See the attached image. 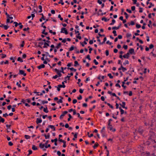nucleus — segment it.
<instances>
[{"label": "nucleus", "mask_w": 156, "mask_h": 156, "mask_svg": "<svg viewBox=\"0 0 156 156\" xmlns=\"http://www.w3.org/2000/svg\"><path fill=\"white\" fill-rule=\"evenodd\" d=\"M60 32L61 33H65L66 35L68 34V32L67 30L66 29V28L65 27H62L61 28Z\"/></svg>", "instance_id": "f257e3e1"}, {"label": "nucleus", "mask_w": 156, "mask_h": 156, "mask_svg": "<svg viewBox=\"0 0 156 156\" xmlns=\"http://www.w3.org/2000/svg\"><path fill=\"white\" fill-rule=\"evenodd\" d=\"M107 128L109 129L110 130H111L112 131L115 132V129H113L112 126L111 124H108Z\"/></svg>", "instance_id": "f03ea898"}, {"label": "nucleus", "mask_w": 156, "mask_h": 156, "mask_svg": "<svg viewBox=\"0 0 156 156\" xmlns=\"http://www.w3.org/2000/svg\"><path fill=\"white\" fill-rule=\"evenodd\" d=\"M19 74L20 75H23L24 76H25L26 75V74L24 73V71L22 70H19Z\"/></svg>", "instance_id": "7ed1b4c3"}, {"label": "nucleus", "mask_w": 156, "mask_h": 156, "mask_svg": "<svg viewBox=\"0 0 156 156\" xmlns=\"http://www.w3.org/2000/svg\"><path fill=\"white\" fill-rule=\"evenodd\" d=\"M39 146L40 147L41 149H42L43 151H45L46 150V149H44V147L45 146L44 144H42V143H41L39 144Z\"/></svg>", "instance_id": "20e7f679"}, {"label": "nucleus", "mask_w": 156, "mask_h": 156, "mask_svg": "<svg viewBox=\"0 0 156 156\" xmlns=\"http://www.w3.org/2000/svg\"><path fill=\"white\" fill-rule=\"evenodd\" d=\"M55 70L58 74L59 77H61L62 76V74L61 73L60 71L57 69H55Z\"/></svg>", "instance_id": "39448f33"}, {"label": "nucleus", "mask_w": 156, "mask_h": 156, "mask_svg": "<svg viewBox=\"0 0 156 156\" xmlns=\"http://www.w3.org/2000/svg\"><path fill=\"white\" fill-rule=\"evenodd\" d=\"M119 105H121L122 107V108H125L126 109H127V107L125 106V105H126L125 102H122V104H120Z\"/></svg>", "instance_id": "423d86ee"}, {"label": "nucleus", "mask_w": 156, "mask_h": 156, "mask_svg": "<svg viewBox=\"0 0 156 156\" xmlns=\"http://www.w3.org/2000/svg\"><path fill=\"white\" fill-rule=\"evenodd\" d=\"M150 153L149 152L148 153H145V152H143L141 153V156H149Z\"/></svg>", "instance_id": "0eeeda50"}, {"label": "nucleus", "mask_w": 156, "mask_h": 156, "mask_svg": "<svg viewBox=\"0 0 156 156\" xmlns=\"http://www.w3.org/2000/svg\"><path fill=\"white\" fill-rule=\"evenodd\" d=\"M68 113L67 111H65L63 112L62 114L60 115V119H62L63 118V117L65 115Z\"/></svg>", "instance_id": "6e6552de"}, {"label": "nucleus", "mask_w": 156, "mask_h": 156, "mask_svg": "<svg viewBox=\"0 0 156 156\" xmlns=\"http://www.w3.org/2000/svg\"><path fill=\"white\" fill-rule=\"evenodd\" d=\"M128 53H129V54H134V49L131 48V49L129 50V52Z\"/></svg>", "instance_id": "1a4fd4ad"}, {"label": "nucleus", "mask_w": 156, "mask_h": 156, "mask_svg": "<svg viewBox=\"0 0 156 156\" xmlns=\"http://www.w3.org/2000/svg\"><path fill=\"white\" fill-rule=\"evenodd\" d=\"M129 53H127L125 55H124L123 56V57L124 58H126L127 59L129 58Z\"/></svg>", "instance_id": "9d476101"}, {"label": "nucleus", "mask_w": 156, "mask_h": 156, "mask_svg": "<svg viewBox=\"0 0 156 156\" xmlns=\"http://www.w3.org/2000/svg\"><path fill=\"white\" fill-rule=\"evenodd\" d=\"M49 44L47 42H45L44 43V46L43 48H47L48 46H49Z\"/></svg>", "instance_id": "9b49d317"}, {"label": "nucleus", "mask_w": 156, "mask_h": 156, "mask_svg": "<svg viewBox=\"0 0 156 156\" xmlns=\"http://www.w3.org/2000/svg\"><path fill=\"white\" fill-rule=\"evenodd\" d=\"M38 47H39L40 48H42L41 47V46L43 45V44H44V43L43 42V41H41V42H40L38 43Z\"/></svg>", "instance_id": "f8f14e48"}, {"label": "nucleus", "mask_w": 156, "mask_h": 156, "mask_svg": "<svg viewBox=\"0 0 156 156\" xmlns=\"http://www.w3.org/2000/svg\"><path fill=\"white\" fill-rule=\"evenodd\" d=\"M42 120L41 119L39 118H37L36 121V123L37 124H38L39 123H41L42 122Z\"/></svg>", "instance_id": "ddd939ff"}, {"label": "nucleus", "mask_w": 156, "mask_h": 156, "mask_svg": "<svg viewBox=\"0 0 156 156\" xmlns=\"http://www.w3.org/2000/svg\"><path fill=\"white\" fill-rule=\"evenodd\" d=\"M40 15H41L42 16L41 18V19H40L39 20L41 22L42 21V19L43 20H45V19L44 18V16L43 13L40 14Z\"/></svg>", "instance_id": "4468645a"}, {"label": "nucleus", "mask_w": 156, "mask_h": 156, "mask_svg": "<svg viewBox=\"0 0 156 156\" xmlns=\"http://www.w3.org/2000/svg\"><path fill=\"white\" fill-rule=\"evenodd\" d=\"M143 132V129L141 128H139L138 129V132L140 134H142Z\"/></svg>", "instance_id": "2eb2a0df"}, {"label": "nucleus", "mask_w": 156, "mask_h": 156, "mask_svg": "<svg viewBox=\"0 0 156 156\" xmlns=\"http://www.w3.org/2000/svg\"><path fill=\"white\" fill-rule=\"evenodd\" d=\"M44 67H45V65L43 64H42L40 65L39 66H38L37 67V68L39 69H40L41 68H44Z\"/></svg>", "instance_id": "dca6fc26"}, {"label": "nucleus", "mask_w": 156, "mask_h": 156, "mask_svg": "<svg viewBox=\"0 0 156 156\" xmlns=\"http://www.w3.org/2000/svg\"><path fill=\"white\" fill-rule=\"evenodd\" d=\"M43 135L45 136L46 139H48L50 137V134L49 133H48L47 135H46V134Z\"/></svg>", "instance_id": "f3484780"}, {"label": "nucleus", "mask_w": 156, "mask_h": 156, "mask_svg": "<svg viewBox=\"0 0 156 156\" xmlns=\"http://www.w3.org/2000/svg\"><path fill=\"white\" fill-rule=\"evenodd\" d=\"M121 68H122V71L123 72H125L127 70L126 69V68L123 67L122 66V64H121Z\"/></svg>", "instance_id": "a211bd4d"}, {"label": "nucleus", "mask_w": 156, "mask_h": 156, "mask_svg": "<svg viewBox=\"0 0 156 156\" xmlns=\"http://www.w3.org/2000/svg\"><path fill=\"white\" fill-rule=\"evenodd\" d=\"M48 127H50L52 129H53V130L54 131H55V128L54 126H53V125H49L48 126Z\"/></svg>", "instance_id": "6ab92c4d"}, {"label": "nucleus", "mask_w": 156, "mask_h": 156, "mask_svg": "<svg viewBox=\"0 0 156 156\" xmlns=\"http://www.w3.org/2000/svg\"><path fill=\"white\" fill-rule=\"evenodd\" d=\"M119 109L120 110V112L121 114L122 115L123 114L124 112V111L121 108V107H119Z\"/></svg>", "instance_id": "aec40b11"}, {"label": "nucleus", "mask_w": 156, "mask_h": 156, "mask_svg": "<svg viewBox=\"0 0 156 156\" xmlns=\"http://www.w3.org/2000/svg\"><path fill=\"white\" fill-rule=\"evenodd\" d=\"M38 8L39 9H40V10H39V13L41 12L42 11V6L41 5H40L38 6Z\"/></svg>", "instance_id": "412c9836"}, {"label": "nucleus", "mask_w": 156, "mask_h": 156, "mask_svg": "<svg viewBox=\"0 0 156 156\" xmlns=\"http://www.w3.org/2000/svg\"><path fill=\"white\" fill-rule=\"evenodd\" d=\"M128 24H129V25L130 26V25H133L135 24V23L133 21H131L130 22V23H128Z\"/></svg>", "instance_id": "4be33fe9"}, {"label": "nucleus", "mask_w": 156, "mask_h": 156, "mask_svg": "<svg viewBox=\"0 0 156 156\" xmlns=\"http://www.w3.org/2000/svg\"><path fill=\"white\" fill-rule=\"evenodd\" d=\"M80 33L78 34V35L76 36V37L77 38H78L80 40L81 39V37L80 36Z\"/></svg>", "instance_id": "5701e85b"}, {"label": "nucleus", "mask_w": 156, "mask_h": 156, "mask_svg": "<svg viewBox=\"0 0 156 156\" xmlns=\"http://www.w3.org/2000/svg\"><path fill=\"white\" fill-rule=\"evenodd\" d=\"M32 149L34 150H36L37 149V147L34 145H32Z\"/></svg>", "instance_id": "b1692460"}, {"label": "nucleus", "mask_w": 156, "mask_h": 156, "mask_svg": "<svg viewBox=\"0 0 156 156\" xmlns=\"http://www.w3.org/2000/svg\"><path fill=\"white\" fill-rule=\"evenodd\" d=\"M43 110L46 113H48V112L47 107H46L45 108H44Z\"/></svg>", "instance_id": "393cba45"}, {"label": "nucleus", "mask_w": 156, "mask_h": 156, "mask_svg": "<svg viewBox=\"0 0 156 156\" xmlns=\"http://www.w3.org/2000/svg\"><path fill=\"white\" fill-rule=\"evenodd\" d=\"M68 69H69L71 71H74V72H76V69H74L73 68H68Z\"/></svg>", "instance_id": "a878e982"}, {"label": "nucleus", "mask_w": 156, "mask_h": 156, "mask_svg": "<svg viewBox=\"0 0 156 156\" xmlns=\"http://www.w3.org/2000/svg\"><path fill=\"white\" fill-rule=\"evenodd\" d=\"M119 27L120 26H118V27H112V29L113 30H118L119 29Z\"/></svg>", "instance_id": "bb28decb"}, {"label": "nucleus", "mask_w": 156, "mask_h": 156, "mask_svg": "<svg viewBox=\"0 0 156 156\" xmlns=\"http://www.w3.org/2000/svg\"><path fill=\"white\" fill-rule=\"evenodd\" d=\"M99 145V144L98 143H96L93 146V147L94 148H95L96 147H98Z\"/></svg>", "instance_id": "cd10ccee"}, {"label": "nucleus", "mask_w": 156, "mask_h": 156, "mask_svg": "<svg viewBox=\"0 0 156 156\" xmlns=\"http://www.w3.org/2000/svg\"><path fill=\"white\" fill-rule=\"evenodd\" d=\"M61 45V43H58L57 46L56 47V48L57 49H58L60 47Z\"/></svg>", "instance_id": "c85d7f7f"}, {"label": "nucleus", "mask_w": 156, "mask_h": 156, "mask_svg": "<svg viewBox=\"0 0 156 156\" xmlns=\"http://www.w3.org/2000/svg\"><path fill=\"white\" fill-rule=\"evenodd\" d=\"M77 65H79V64H78V63L77 61H75L74 62V66H76Z\"/></svg>", "instance_id": "c756f323"}, {"label": "nucleus", "mask_w": 156, "mask_h": 156, "mask_svg": "<svg viewBox=\"0 0 156 156\" xmlns=\"http://www.w3.org/2000/svg\"><path fill=\"white\" fill-rule=\"evenodd\" d=\"M17 61H20L21 62H23V60L20 57L18 58L17 59Z\"/></svg>", "instance_id": "7c9ffc66"}, {"label": "nucleus", "mask_w": 156, "mask_h": 156, "mask_svg": "<svg viewBox=\"0 0 156 156\" xmlns=\"http://www.w3.org/2000/svg\"><path fill=\"white\" fill-rule=\"evenodd\" d=\"M58 86L59 87H63L65 88L66 87V86L65 85H58Z\"/></svg>", "instance_id": "2f4dec72"}, {"label": "nucleus", "mask_w": 156, "mask_h": 156, "mask_svg": "<svg viewBox=\"0 0 156 156\" xmlns=\"http://www.w3.org/2000/svg\"><path fill=\"white\" fill-rule=\"evenodd\" d=\"M45 29H44L42 32V34H45V35H47L48 34V33L47 32H45Z\"/></svg>", "instance_id": "473e14b6"}, {"label": "nucleus", "mask_w": 156, "mask_h": 156, "mask_svg": "<svg viewBox=\"0 0 156 156\" xmlns=\"http://www.w3.org/2000/svg\"><path fill=\"white\" fill-rule=\"evenodd\" d=\"M63 99V98H61V99H60L58 101H57V103H62L63 102L62 101V99Z\"/></svg>", "instance_id": "72a5a7b5"}, {"label": "nucleus", "mask_w": 156, "mask_h": 156, "mask_svg": "<svg viewBox=\"0 0 156 156\" xmlns=\"http://www.w3.org/2000/svg\"><path fill=\"white\" fill-rule=\"evenodd\" d=\"M70 76H66L64 78V79L65 80H66V79H67L68 80H69L70 79Z\"/></svg>", "instance_id": "f704fd0d"}, {"label": "nucleus", "mask_w": 156, "mask_h": 156, "mask_svg": "<svg viewBox=\"0 0 156 156\" xmlns=\"http://www.w3.org/2000/svg\"><path fill=\"white\" fill-rule=\"evenodd\" d=\"M2 5H4V6H6V4H5V3L7 2L6 1L4 0H3L2 1Z\"/></svg>", "instance_id": "c9c22d12"}, {"label": "nucleus", "mask_w": 156, "mask_h": 156, "mask_svg": "<svg viewBox=\"0 0 156 156\" xmlns=\"http://www.w3.org/2000/svg\"><path fill=\"white\" fill-rule=\"evenodd\" d=\"M115 20L114 19H113L112 20V22L110 24V25H113L115 23Z\"/></svg>", "instance_id": "e433bc0d"}, {"label": "nucleus", "mask_w": 156, "mask_h": 156, "mask_svg": "<svg viewBox=\"0 0 156 156\" xmlns=\"http://www.w3.org/2000/svg\"><path fill=\"white\" fill-rule=\"evenodd\" d=\"M74 138L73 139V140H75V138H77V134L76 133L74 135Z\"/></svg>", "instance_id": "4c0bfd02"}, {"label": "nucleus", "mask_w": 156, "mask_h": 156, "mask_svg": "<svg viewBox=\"0 0 156 156\" xmlns=\"http://www.w3.org/2000/svg\"><path fill=\"white\" fill-rule=\"evenodd\" d=\"M68 116H69V118L68 119V121H69L70 120V119L72 118V117L70 114H69Z\"/></svg>", "instance_id": "58836bf2"}, {"label": "nucleus", "mask_w": 156, "mask_h": 156, "mask_svg": "<svg viewBox=\"0 0 156 156\" xmlns=\"http://www.w3.org/2000/svg\"><path fill=\"white\" fill-rule=\"evenodd\" d=\"M24 137L26 139H29L30 138V136L27 135H25Z\"/></svg>", "instance_id": "ea45409f"}, {"label": "nucleus", "mask_w": 156, "mask_h": 156, "mask_svg": "<svg viewBox=\"0 0 156 156\" xmlns=\"http://www.w3.org/2000/svg\"><path fill=\"white\" fill-rule=\"evenodd\" d=\"M58 4H61L62 5H63L64 3L63 2L62 0H60V1L58 2Z\"/></svg>", "instance_id": "a19ab883"}, {"label": "nucleus", "mask_w": 156, "mask_h": 156, "mask_svg": "<svg viewBox=\"0 0 156 156\" xmlns=\"http://www.w3.org/2000/svg\"><path fill=\"white\" fill-rule=\"evenodd\" d=\"M129 64V62L128 60H126L125 62L123 63V65H125L126 64Z\"/></svg>", "instance_id": "79ce46f5"}, {"label": "nucleus", "mask_w": 156, "mask_h": 156, "mask_svg": "<svg viewBox=\"0 0 156 156\" xmlns=\"http://www.w3.org/2000/svg\"><path fill=\"white\" fill-rule=\"evenodd\" d=\"M108 76L110 77V78L112 79L113 78V76L112 75L111 73H109L108 74Z\"/></svg>", "instance_id": "37998d69"}, {"label": "nucleus", "mask_w": 156, "mask_h": 156, "mask_svg": "<svg viewBox=\"0 0 156 156\" xmlns=\"http://www.w3.org/2000/svg\"><path fill=\"white\" fill-rule=\"evenodd\" d=\"M74 49V47L73 45L69 49V51H72Z\"/></svg>", "instance_id": "c03bdc74"}, {"label": "nucleus", "mask_w": 156, "mask_h": 156, "mask_svg": "<svg viewBox=\"0 0 156 156\" xmlns=\"http://www.w3.org/2000/svg\"><path fill=\"white\" fill-rule=\"evenodd\" d=\"M125 83L124 82H122V87H123L124 89H125L126 87V86H124V84H125Z\"/></svg>", "instance_id": "a18cd8bd"}, {"label": "nucleus", "mask_w": 156, "mask_h": 156, "mask_svg": "<svg viewBox=\"0 0 156 156\" xmlns=\"http://www.w3.org/2000/svg\"><path fill=\"white\" fill-rule=\"evenodd\" d=\"M28 152H29V154L27 155L28 156H29V155H30V154H31L32 153V151L31 150H29L28 151Z\"/></svg>", "instance_id": "49530a36"}, {"label": "nucleus", "mask_w": 156, "mask_h": 156, "mask_svg": "<svg viewBox=\"0 0 156 156\" xmlns=\"http://www.w3.org/2000/svg\"><path fill=\"white\" fill-rule=\"evenodd\" d=\"M136 27L137 28H140L141 27V25L140 24H136Z\"/></svg>", "instance_id": "de8ad7c7"}, {"label": "nucleus", "mask_w": 156, "mask_h": 156, "mask_svg": "<svg viewBox=\"0 0 156 156\" xmlns=\"http://www.w3.org/2000/svg\"><path fill=\"white\" fill-rule=\"evenodd\" d=\"M107 104L108 106H109L111 108L113 109V107L111 105L110 103H107Z\"/></svg>", "instance_id": "09e8293b"}, {"label": "nucleus", "mask_w": 156, "mask_h": 156, "mask_svg": "<svg viewBox=\"0 0 156 156\" xmlns=\"http://www.w3.org/2000/svg\"><path fill=\"white\" fill-rule=\"evenodd\" d=\"M114 34V35L115 36H117V34L116 33V31L115 30H113L112 32Z\"/></svg>", "instance_id": "8fccbe9b"}, {"label": "nucleus", "mask_w": 156, "mask_h": 156, "mask_svg": "<svg viewBox=\"0 0 156 156\" xmlns=\"http://www.w3.org/2000/svg\"><path fill=\"white\" fill-rule=\"evenodd\" d=\"M58 18H60V20L62 21L63 20V18L61 17V15L59 14L58 16Z\"/></svg>", "instance_id": "3c124183"}, {"label": "nucleus", "mask_w": 156, "mask_h": 156, "mask_svg": "<svg viewBox=\"0 0 156 156\" xmlns=\"http://www.w3.org/2000/svg\"><path fill=\"white\" fill-rule=\"evenodd\" d=\"M154 47V46L153 44H151L149 46V48L150 49H151L152 48Z\"/></svg>", "instance_id": "603ef678"}, {"label": "nucleus", "mask_w": 156, "mask_h": 156, "mask_svg": "<svg viewBox=\"0 0 156 156\" xmlns=\"http://www.w3.org/2000/svg\"><path fill=\"white\" fill-rule=\"evenodd\" d=\"M94 62L95 64L96 65H97L98 64V62H97V61H96V59H94Z\"/></svg>", "instance_id": "864d4df0"}, {"label": "nucleus", "mask_w": 156, "mask_h": 156, "mask_svg": "<svg viewBox=\"0 0 156 156\" xmlns=\"http://www.w3.org/2000/svg\"><path fill=\"white\" fill-rule=\"evenodd\" d=\"M41 102L43 104H44L47 103L48 102L47 101H42Z\"/></svg>", "instance_id": "5fc2aeb1"}, {"label": "nucleus", "mask_w": 156, "mask_h": 156, "mask_svg": "<svg viewBox=\"0 0 156 156\" xmlns=\"http://www.w3.org/2000/svg\"><path fill=\"white\" fill-rule=\"evenodd\" d=\"M89 132H88V133H87V135H88V136L89 137H92V136H93V134H92V133H91V134H90V135H89Z\"/></svg>", "instance_id": "6e6d98bb"}, {"label": "nucleus", "mask_w": 156, "mask_h": 156, "mask_svg": "<svg viewBox=\"0 0 156 156\" xmlns=\"http://www.w3.org/2000/svg\"><path fill=\"white\" fill-rule=\"evenodd\" d=\"M13 23L15 24V27H17L18 25V23L16 22H14Z\"/></svg>", "instance_id": "4d7b16f0"}, {"label": "nucleus", "mask_w": 156, "mask_h": 156, "mask_svg": "<svg viewBox=\"0 0 156 156\" xmlns=\"http://www.w3.org/2000/svg\"><path fill=\"white\" fill-rule=\"evenodd\" d=\"M101 20H104L105 22H106L107 21V19L105 17H103L102 18Z\"/></svg>", "instance_id": "13d9d810"}, {"label": "nucleus", "mask_w": 156, "mask_h": 156, "mask_svg": "<svg viewBox=\"0 0 156 156\" xmlns=\"http://www.w3.org/2000/svg\"><path fill=\"white\" fill-rule=\"evenodd\" d=\"M77 102V100L76 99H74L73 100V104H75Z\"/></svg>", "instance_id": "bf43d9fd"}, {"label": "nucleus", "mask_w": 156, "mask_h": 156, "mask_svg": "<svg viewBox=\"0 0 156 156\" xmlns=\"http://www.w3.org/2000/svg\"><path fill=\"white\" fill-rule=\"evenodd\" d=\"M77 98L79 100H80L82 99V96L81 95H80L79 97Z\"/></svg>", "instance_id": "052dcab7"}, {"label": "nucleus", "mask_w": 156, "mask_h": 156, "mask_svg": "<svg viewBox=\"0 0 156 156\" xmlns=\"http://www.w3.org/2000/svg\"><path fill=\"white\" fill-rule=\"evenodd\" d=\"M86 58L89 60H91L90 58V56L89 55H88L87 56Z\"/></svg>", "instance_id": "680f3d73"}, {"label": "nucleus", "mask_w": 156, "mask_h": 156, "mask_svg": "<svg viewBox=\"0 0 156 156\" xmlns=\"http://www.w3.org/2000/svg\"><path fill=\"white\" fill-rule=\"evenodd\" d=\"M105 54L106 56H108L109 55V51L108 50H106L105 51Z\"/></svg>", "instance_id": "e2e57ef3"}, {"label": "nucleus", "mask_w": 156, "mask_h": 156, "mask_svg": "<svg viewBox=\"0 0 156 156\" xmlns=\"http://www.w3.org/2000/svg\"><path fill=\"white\" fill-rule=\"evenodd\" d=\"M154 6V5L153 4H152V3L151 2L150 3V5L148 6V8H151L152 6Z\"/></svg>", "instance_id": "0e129e2a"}, {"label": "nucleus", "mask_w": 156, "mask_h": 156, "mask_svg": "<svg viewBox=\"0 0 156 156\" xmlns=\"http://www.w3.org/2000/svg\"><path fill=\"white\" fill-rule=\"evenodd\" d=\"M131 34H130L127 33L126 34V37L127 38H128L129 37H131Z\"/></svg>", "instance_id": "69168bd1"}, {"label": "nucleus", "mask_w": 156, "mask_h": 156, "mask_svg": "<svg viewBox=\"0 0 156 156\" xmlns=\"http://www.w3.org/2000/svg\"><path fill=\"white\" fill-rule=\"evenodd\" d=\"M8 115L7 114V113H5V114H3V116L4 117H6Z\"/></svg>", "instance_id": "338daca9"}, {"label": "nucleus", "mask_w": 156, "mask_h": 156, "mask_svg": "<svg viewBox=\"0 0 156 156\" xmlns=\"http://www.w3.org/2000/svg\"><path fill=\"white\" fill-rule=\"evenodd\" d=\"M83 90L80 89L79 90V92L80 93L82 94L83 92Z\"/></svg>", "instance_id": "774afa93"}]
</instances>
